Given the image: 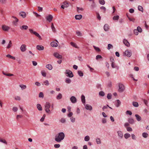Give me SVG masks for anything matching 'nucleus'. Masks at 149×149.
<instances>
[{
    "label": "nucleus",
    "mask_w": 149,
    "mask_h": 149,
    "mask_svg": "<svg viewBox=\"0 0 149 149\" xmlns=\"http://www.w3.org/2000/svg\"><path fill=\"white\" fill-rule=\"evenodd\" d=\"M64 133L63 132H60L56 135L55 140L56 142H60L64 139Z\"/></svg>",
    "instance_id": "f257e3e1"
},
{
    "label": "nucleus",
    "mask_w": 149,
    "mask_h": 149,
    "mask_svg": "<svg viewBox=\"0 0 149 149\" xmlns=\"http://www.w3.org/2000/svg\"><path fill=\"white\" fill-rule=\"evenodd\" d=\"M29 31L31 33H33L40 40H42V38L40 35L36 31H34L32 29H29Z\"/></svg>",
    "instance_id": "f03ea898"
},
{
    "label": "nucleus",
    "mask_w": 149,
    "mask_h": 149,
    "mask_svg": "<svg viewBox=\"0 0 149 149\" xmlns=\"http://www.w3.org/2000/svg\"><path fill=\"white\" fill-rule=\"evenodd\" d=\"M119 89L118 91L120 92H122L124 90L125 88L124 86L121 83H119L118 84Z\"/></svg>",
    "instance_id": "7ed1b4c3"
},
{
    "label": "nucleus",
    "mask_w": 149,
    "mask_h": 149,
    "mask_svg": "<svg viewBox=\"0 0 149 149\" xmlns=\"http://www.w3.org/2000/svg\"><path fill=\"white\" fill-rule=\"evenodd\" d=\"M65 74H67V76L70 77H73V74L72 72L70 70H66L65 72Z\"/></svg>",
    "instance_id": "20e7f679"
},
{
    "label": "nucleus",
    "mask_w": 149,
    "mask_h": 149,
    "mask_svg": "<svg viewBox=\"0 0 149 149\" xmlns=\"http://www.w3.org/2000/svg\"><path fill=\"white\" fill-rule=\"evenodd\" d=\"M1 29L5 31H8L10 29L9 27L5 25H2Z\"/></svg>",
    "instance_id": "39448f33"
},
{
    "label": "nucleus",
    "mask_w": 149,
    "mask_h": 149,
    "mask_svg": "<svg viewBox=\"0 0 149 149\" xmlns=\"http://www.w3.org/2000/svg\"><path fill=\"white\" fill-rule=\"evenodd\" d=\"M124 54L128 57H130L132 55V52L130 50H126L124 52Z\"/></svg>",
    "instance_id": "423d86ee"
},
{
    "label": "nucleus",
    "mask_w": 149,
    "mask_h": 149,
    "mask_svg": "<svg viewBox=\"0 0 149 149\" xmlns=\"http://www.w3.org/2000/svg\"><path fill=\"white\" fill-rule=\"evenodd\" d=\"M12 17L13 18L15 19L13 22V24L15 26H17V22H18L19 21L18 19L16 17L14 16H13Z\"/></svg>",
    "instance_id": "0eeeda50"
},
{
    "label": "nucleus",
    "mask_w": 149,
    "mask_h": 149,
    "mask_svg": "<svg viewBox=\"0 0 149 149\" xmlns=\"http://www.w3.org/2000/svg\"><path fill=\"white\" fill-rule=\"evenodd\" d=\"M20 49L22 52H24L26 50V45L25 44L22 45L20 47Z\"/></svg>",
    "instance_id": "6e6552de"
},
{
    "label": "nucleus",
    "mask_w": 149,
    "mask_h": 149,
    "mask_svg": "<svg viewBox=\"0 0 149 149\" xmlns=\"http://www.w3.org/2000/svg\"><path fill=\"white\" fill-rule=\"evenodd\" d=\"M54 56L57 58L61 59L62 58V56L60 55L58 53L55 52L53 54Z\"/></svg>",
    "instance_id": "1a4fd4ad"
},
{
    "label": "nucleus",
    "mask_w": 149,
    "mask_h": 149,
    "mask_svg": "<svg viewBox=\"0 0 149 149\" xmlns=\"http://www.w3.org/2000/svg\"><path fill=\"white\" fill-rule=\"evenodd\" d=\"M56 41V42L53 41L51 43V45L52 47H56L58 46L57 43L58 42L57 40Z\"/></svg>",
    "instance_id": "9d476101"
},
{
    "label": "nucleus",
    "mask_w": 149,
    "mask_h": 149,
    "mask_svg": "<svg viewBox=\"0 0 149 149\" xmlns=\"http://www.w3.org/2000/svg\"><path fill=\"white\" fill-rule=\"evenodd\" d=\"M119 138L122 139L123 136V134L122 132L120 131H118L117 132Z\"/></svg>",
    "instance_id": "9b49d317"
},
{
    "label": "nucleus",
    "mask_w": 149,
    "mask_h": 149,
    "mask_svg": "<svg viewBox=\"0 0 149 149\" xmlns=\"http://www.w3.org/2000/svg\"><path fill=\"white\" fill-rule=\"evenodd\" d=\"M70 100L71 102L73 103H75L77 102V99L74 96H72L70 98Z\"/></svg>",
    "instance_id": "f8f14e48"
},
{
    "label": "nucleus",
    "mask_w": 149,
    "mask_h": 149,
    "mask_svg": "<svg viewBox=\"0 0 149 149\" xmlns=\"http://www.w3.org/2000/svg\"><path fill=\"white\" fill-rule=\"evenodd\" d=\"M69 6L68 3L65 1L63 2V4L61 6V8L63 9H64L65 7H68Z\"/></svg>",
    "instance_id": "ddd939ff"
},
{
    "label": "nucleus",
    "mask_w": 149,
    "mask_h": 149,
    "mask_svg": "<svg viewBox=\"0 0 149 149\" xmlns=\"http://www.w3.org/2000/svg\"><path fill=\"white\" fill-rule=\"evenodd\" d=\"M85 108L87 109L90 111H91L92 109V107L90 105L86 104L85 105Z\"/></svg>",
    "instance_id": "4468645a"
},
{
    "label": "nucleus",
    "mask_w": 149,
    "mask_h": 149,
    "mask_svg": "<svg viewBox=\"0 0 149 149\" xmlns=\"http://www.w3.org/2000/svg\"><path fill=\"white\" fill-rule=\"evenodd\" d=\"M36 48L39 50H42L44 49V47L41 45H38L36 46Z\"/></svg>",
    "instance_id": "2eb2a0df"
},
{
    "label": "nucleus",
    "mask_w": 149,
    "mask_h": 149,
    "mask_svg": "<svg viewBox=\"0 0 149 149\" xmlns=\"http://www.w3.org/2000/svg\"><path fill=\"white\" fill-rule=\"evenodd\" d=\"M19 15L24 18L26 17V13L25 12H20L19 13Z\"/></svg>",
    "instance_id": "dca6fc26"
},
{
    "label": "nucleus",
    "mask_w": 149,
    "mask_h": 149,
    "mask_svg": "<svg viewBox=\"0 0 149 149\" xmlns=\"http://www.w3.org/2000/svg\"><path fill=\"white\" fill-rule=\"evenodd\" d=\"M46 19L49 22H50L52 20L53 16L52 15H50L47 17Z\"/></svg>",
    "instance_id": "f3484780"
},
{
    "label": "nucleus",
    "mask_w": 149,
    "mask_h": 149,
    "mask_svg": "<svg viewBox=\"0 0 149 149\" xmlns=\"http://www.w3.org/2000/svg\"><path fill=\"white\" fill-rule=\"evenodd\" d=\"M82 17V16L81 15H76L75 16V19L77 20H80Z\"/></svg>",
    "instance_id": "a211bd4d"
},
{
    "label": "nucleus",
    "mask_w": 149,
    "mask_h": 149,
    "mask_svg": "<svg viewBox=\"0 0 149 149\" xmlns=\"http://www.w3.org/2000/svg\"><path fill=\"white\" fill-rule=\"evenodd\" d=\"M28 26L26 25H23L20 27V28L22 30H27L28 29Z\"/></svg>",
    "instance_id": "6ab92c4d"
},
{
    "label": "nucleus",
    "mask_w": 149,
    "mask_h": 149,
    "mask_svg": "<svg viewBox=\"0 0 149 149\" xmlns=\"http://www.w3.org/2000/svg\"><path fill=\"white\" fill-rule=\"evenodd\" d=\"M123 42L125 45L127 46L128 47L130 46V43L128 41L125 39H124L123 40Z\"/></svg>",
    "instance_id": "aec40b11"
},
{
    "label": "nucleus",
    "mask_w": 149,
    "mask_h": 149,
    "mask_svg": "<svg viewBox=\"0 0 149 149\" xmlns=\"http://www.w3.org/2000/svg\"><path fill=\"white\" fill-rule=\"evenodd\" d=\"M46 68L48 69L49 70H51L52 69V66L51 64H47L46 66Z\"/></svg>",
    "instance_id": "412c9836"
},
{
    "label": "nucleus",
    "mask_w": 149,
    "mask_h": 149,
    "mask_svg": "<svg viewBox=\"0 0 149 149\" xmlns=\"http://www.w3.org/2000/svg\"><path fill=\"white\" fill-rule=\"evenodd\" d=\"M51 107L50 103L49 102H47L46 103L45 105V108H50Z\"/></svg>",
    "instance_id": "4be33fe9"
},
{
    "label": "nucleus",
    "mask_w": 149,
    "mask_h": 149,
    "mask_svg": "<svg viewBox=\"0 0 149 149\" xmlns=\"http://www.w3.org/2000/svg\"><path fill=\"white\" fill-rule=\"evenodd\" d=\"M81 100L82 102L84 104L85 103V96L82 95H81Z\"/></svg>",
    "instance_id": "5701e85b"
},
{
    "label": "nucleus",
    "mask_w": 149,
    "mask_h": 149,
    "mask_svg": "<svg viewBox=\"0 0 149 149\" xmlns=\"http://www.w3.org/2000/svg\"><path fill=\"white\" fill-rule=\"evenodd\" d=\"M135 116L137 120L138 121H140L141 120V118L140 116L137 114L135 115Z\"/></svg>",
    "instance_id": "b1692460"
},
{
    "label": "nucleus",
    "mask_w": 149,
    "mask_h": 149,
    "mask_svg": "<svg viewBox=\"0 0 149 149\" xmlns=\"http://www.w3.org/2000/svg\"><path fill=\"white\" fill-rule=\"evenodd\" d=\"M76 34L78 36L81 37L82 36V33L79 31H76Z\"/></svg>",
    "instance_id": "393cba45"
},
{
    "label": "nucleus",
    "mask_w": 149,
    "mask_h": 149,
    "mask_svg": "<svg viewBox=\"0 0 149 149\" xmlns=\"http://www.w3.org/2000/svg\"><path fill=\"white\" fill-rule=\"evenodd\" d=\"M51 28L52 31L53 32H56V29L54 26V24L53 23H51Z\"/></svg>",
    "instance_id": "a878e982"
},
{
    "label": "nucleus",
    "mask_w": 149,
    "mask_h": 149,
    "mask_svg": "<svg viewBox=\"0 0 149 149\" xmlns=\"http://www.w3.org/2000/svg\"><path fill=\"white\" fill-rule=\"evenodd\" d=\"M104 30L105 31H108L109 29L108 25L107 24H105L104 26Z\"/></svg>",
    "instance_id": "bb28decb"
},
{
    "label": "nucleus",
    "mask_w": 149,
    "mask_h": 149,
    "mask_svg": "<svg viewBox=\"0 0 149 149\" xmlns=\"http://www.w3.org/2000/svg\"><path fill=\"white\" fill-rule=\"evenodd\" d=\"M128 121L129 123L130 124H132L134 123V120L132 118H130L128 119Z\"/></svg>",
    "instance_id": "cd10ccee"
},
{
    "label": "nucleus",
    "mask_w": 149,
    "mask_h": 149,
    "mask_svg": "<svg viewBox=\"0 0 149 149\" xmlns=\"http://www.w3.org/2000/svg\"><path fill=\"white\" fill-rule=\"evenodd\" d=\"M19 86L21 88L22 90H24L26 88V86L23 84L20 85Z\"/></svg>",
    "instance_id": "c85d7f7f"
},
{
    "label": "nucleus",
    "mask_w": 149,
    "mask_h": 149,
    "mask_svg": "<svg viewBox=\"0 0 149 149\" xmlns=\"http://www.w3.org/2000/svg\"><path fill=\"white\" fill-rule=\"evenodd\" d=\"M62 96L61 94L60 93L57 96L56 98L57 100L61 99L62 98Z\"/></svg>",
    "instance_id": "c756f323"
},
{
    "label": "nucleus",
    "mask_w": 149,
    "mask_h": 149,
    "mask_svg": "<svg viewBox=\"0 0 149 149\" xmlns=\"http://www.w3.org/2000/svg\"><path fill=\"white\" fill-rule=\"evenodd\" d=\"M37 107L39 111H42V110L41 106L40 104H37Z\"/></svg>",
    "instance_id": "7c9ffc66"
},
{
    "label": "nucleus",
    "mask_w": 149,
    "mask_h": 149,
    "mask_svg": "<svg viewBox=\"0 0 149 149\" xmlns=\"http://www.w3.org/2000/svg\"><path fill=\"white\" fill-rule=\"evenodd\" d=\"M70 45L73 47L77 48H79V47L77 46L76 45V44L74 43V42H70Z\"/></svg>",
    "instance_id": "2f4dec72"
},
{
    "label": "nucleus",
    "mask_w": 149,
    "mask_h": 149,
    "mask_svg": "<svg viewBox=\"0 0 149 149\" xmlns=\"http://www.w3.org/2000/svg\"><path fill=\"white\" fill-rule=\"evenodd\" d=\"M65 82L66 83L70 84L71 83V81L70 79L67 78L65 79Z\"/></svg>",
    "instance_id": "473e14b6"
},
{
    "label": "nucleus",
    "mask_w": 149,
    "mask_h": 149,
    "mask_svg": "<svg viewBox=\"0 0 149 149\" xmlns=\"http://www.w3.org/2000/svg\"><path fill=\"white\" fill-rule=\"evenodd\" d=\"M130 135L128 133H126L124 135V136L126 139H127L130 137Z\"/></svg>",
    "instance_id": "72a5a7b5"
},
{
    "label": "nucleus",
    "mask_w": 149,
    "mask_h": 149,
    "mask_svg": "<svg viewBox=\"0 0 149 149\" xmlns=\"http://www.w3.org/2000/svg\"><path fill=\"white\" fill-rule=\"evenodd\" d=\"M90 138L89 136H86L84 137V140L86 141H88L90 140Z\"/></svg>",
    "instance_id": "f704fd0d"
},
{
    "label": "nucleus",
    "mask_w": 149,
    "mask_h": 149,
    "mask_svg": "<svg viewBox=\"0 0 149 149\" xmlns=\"http://www.w3.org/2000/svg\"><path fill=\"white\" fill-rule=\"evenodd\" d=\"M116 102H117V104L116 105V106L117 107H118L120 105V104H121V102H120V101L119 100H116Z\"/></svg>",
    "instance_id": "c9c22d12"
},
{
    "label": "nucleus",
    "mask_w": 149,
    "mask_h": 149,
    "mask_svg": "<svg viewBox=\"0 0 149 149\" xmlns=\"http://www.w3.org/2000/svg\"><path fill=\"white\" fill-rule=\"evenodd\" d=\"M96 142L97 144H99L101 143V141L100 139L98 138L96 139Z\"/></svg>",
    "instance_id": "e433bc0d"
},
{
    "label": "nucleus",
    "mask_w": 149,
    "mask_h": 149,
    "mask_svg": "<svg viewBox=\"0 0 149 149\" xmlns=\"http://www.w3.org/2000/svg\"><path fill=\"white\" fill-rule=\"evenodd\" d=\"M15 99L16 100L20 101L21 100V97L20 96H17L15 97Z\"/></svg>",
    "instance_id": "4c0bfd02"
},
{
    "label": "nucleus",
    "mask_w": 149,
    "mask_h": 149,
    "mask_svg": "<svg viewBox=\"0 0 149 149\" xmlns=\"http://www.w3.org/2000/svg\"><path fill=\"white\" fill-rule=\"evenodd\" d=\"M132 104L135 107H138L139 106L138 103L136 102H133Z\"/></svg>",
    "instance_id": "58836bf2"
},
{
    "label": "nucleus",
    "mask_w": 149,
    "mask_h": 149,
    "mask_svg": "<svg viewBox=\"0 0 149 149\" xmlns=\"http://www.w3.org/2000/svg\"><path fill=\"white\" fill-rule=\"evenodd\" d=\"M148 136V134L147 133L143 132L142 134V136L144 138H147Z\"/></svg>",
    "instance_id": "ea45409f"
},
{
    "label": "nucleus",
    "mask_w": 149,
    "mask_h": 149,
    "mask_svg": "<svg viewBox=\"0 0 149 149\" xmlns=\"http://www.w3.org/2000/svg\"><path fill=\"white\" fill-rule=\"evenodd\" d=\"M77 11L79 13L80 11H83L84 10V9L82 8H80L79 7H77Z\"/></svg>",
    "instance_id": "a19ab883"
},
{
    "label": "nucleus",
    "mask_w": 149,
    "mask_h": 149,
    "mask_svg": "<svg viewBox=\"0 0 149 149\" xmlns=\"http://www.w3.org/2000/svg\"><path fill=\"white\" fill-rule=\"evenodd\" d=\"M138 9L139 11H141L142 12L143 11V8L142 6H138Z\"/></svg>",
    "instance_id": "79ce46f5"
},
{
    "label": "nucleus",
    "mask_w": 149,
    "mask_h": 149,
    "mask_svg": "<svg viewBox=\"0 0 149 149\" xmlns=\"http://www.w3.org/2000/svg\"><path fill=\"white\" fill-rule=\"evenodd\" d=\"M44 97V94L42 92H40L39 94V97L40 98H43Z\"/></svg>",
    "instance_id": "37998d69"
},
{
    "label": "nucleus",
    "mask_w": 149,
    "mask_h": 149,
    "mask_svg": "<svg viewBox=\"0 0 149 149\" xmlns=\"http://www.w3.org/2000/svg\"><path fill=\"white\" fill-rule=\"evenodd\" d=\"M99 94L100 96H104L105 95V93L104 92L101 91L99 92Z\"/></svg>",
    "instance_id": "c03bdc74"
},
{
    "label": "nucleus",
    "mask_w": 149,
    "mask_h": 149,
    "mask_svg": "<svg viewBox=\"0 0 149 149\" xmlns=\"http://www.w3.org/2000/svg\"><path fill=\"white\" fill-rule=\"evenodd\" d=\"M12 45V43L11 41H10L9 42L8 45L7 47V48L9 49L11 47Z\"/></svg>",
    "instance_id": "a18cd8bd"
},
{
    "label": "nucleus",
    "mask_w": 149,
    "mask_h": 149,
    "mask_svg": "<svg viewBox=\"0 0 149 149\" xmlns=\"http://www.w3.org/2000/svg\"><path fill=\"white\" fill-rule=\"evenodd\" d=\"M2 73H3V74L4 75L7 76H13V74H10V73H9V74L6 73L4 72H3Z\"/></svg>",
    "instance_id": "49530a36"
},
{
    "label": "nucleus",
    "mask_w": 149,
    "mask_h": 149,
    "mask_svg": "<svg viewBox=\"0 0 149 149\" xmlns=\"http://www.w3.org/2000/svg\"><path fill=\"white\" fill-rule=\"evenodd\" d=\"M43 83L45 85L47 86H48L49 84V81L47 80L44 81Z\"/></svg>",
    "instance_id": "de8ad7c7"
},
{
    "label": "nucleus",
    "mask_w": 149,
    "mask_h": 149,
    "mask_svg": "<svg viewBox=\"0 0 149 149\" xmlns=\"http://www.w3.org/2000/svg\"><path fill=\"white\" fill-rule=\"evenodd\" d=\"M78 73L79 75L81 77H82L83 76V73L81 71H78Z\"/></svg>",
    "instance_id": "09e8293b"
},
{
    "label": "nucleus",
    "mask_w": 149,
    "mask_h": 149,
    "mask_svg": "<svg viewBox=\"0 0 149 149\" xmlns=\"http://www.w3.org/2000/svg\"><path fill=\"white\" fill-rule=\"evenodd\" d=\"M42 75L44 77H45L46 75V73L44 70H42L41 72Z\"/></svg>",
    "instance_id": "8fccbe9b"
},
{
    "label": "nucleus",
    "mask_w": 149,
    "mask_h": 149,
    "mask_svg": "<svg viewBox=\"0 0 149 149\" xmlns=\"http://www.w3.org/2000/svg\"><path fill=\"white\" fill-rule=\"evenodd\" d=\"M119 18V16L117 15L116 16H114L113 18V20H118Z\"/></svg>",
    "instance_id": "3c124183"
},
{
    "label": "nucleus",
    "mask_w": 149,
    "mask_h": 149,
    "mask_svg": "<svg viewBox=\"0 0 149 149\" xmlns=\"http://www.w3.org/2000/svg\"><path fill=\"white\" fill-rule=\"evenodd\" d=\"M93 47L98 52H99L100 51V49H99V48L98 47H95V46H93Z\"/></svg>",
    "instance_id": "603ef678"
},
{
    "label": "nucleus",
    "mask_w": 149,
    "mask_h": 149,
    "mask_svg": "<svg viewBox=\"0 0 149 149\" xmlns=\"http://www.w3.org/2000/svg\"><path fill=\"white\" fill-rule=\"evenodd\" d=\"M70 119L71 120V121L72 123H74L75 122V119L73 117H70Z\"/></svg>",
    "instance_id": "864d4df0"
},
{
    "label": "nucleus",
    "mask_w": 149,
    "mask_h": 149,
    "mask_svg": "<svg viewBox=\"0 0 149 149\" xmlns=\"http://www.w3.org/2000/svg\"><path fill=\"white\" fill-rule=\"evenodd\" d=\"M99 2L101 4L103 5L105 4V1L104 0H99Z\"/></svg>",
    "instance_id": "5fc2aeb1"
},
{
    "label": "nucleus",
    "mask_w": 149,
    "mask_h": 149,
    "mask_svg": "<svg viewBox=\"0 0 149 149\" xmlns=\"http://www.w3.org/2000/svg\"><path fill=\"white\" fill-rule=\"evenodd\" d=\"M60 121L61 123H65L66 120L65 118H62L60 120Z\"/></svg>",
    "instance_id": "6e6d98bb"
},
{
    "label": "nucleus",
    "mask_w": 149,
    "mask_h": 149,
    "mask_svg": "<svg viewBox=\"0 0 149 149\" xmlns=\"http://www.w3.org/2000/svg\"><path fill=\"white\" fill-rule=\"evenodd\" d=\"M139 32H141L142 31V29L139 26H138L137 27V29Z\"/></svg>",
    "instance_id": "4d7b16f0"
},
{
    "label": "nucleus",
    "mask_w": 149,
    "mask_h": 149,
    "mask_svg": "<svg viewBox=\"0 0 149 149\" xmlns=\"http://www.w3.org/2000/svg\"><path fill=\"white\" fill-rule=\"evenodd\" d=\"M131 137L132 139L134 140H136V137L134 134H131Z\"/></svg>",
    "instance_id": "13d9d810"
},
{
    "label": "nucleus",
    "mask_w": 149,
    "mask_h": 149,
    "mask_svg": "<svg viewBox=\"0 0 149 149\" xmlns=\"http://www.w3.org/2000/svg\"><path fill=\"white\" fill-rule=\"evenodd\" d=\"M0 142L3 143H4L6 144H7V142L6 141V140L4 139L3 140L2 139H0Z\"/></svg>",
    "instance_id": "bf43d9fd"
},
{
    "label": "nucleus",
    "mask_w": 149,
    "mask_h": 149,
    "mask_svg": "<svg viewBox=\"0 0 149 149\" xmlns=\"http://www.w3.org/2000/svg\"><path fill=\"white\" fill-rule=\"evenodd\" d=\"M128 18L130 21H132L134 22L135 19L134 18H131L130 17H128Z\"/></svg>",
    "instance_id": "052dcab7"
},
{
    "label": "nucleus",
    "mask_w": 149,
    "mask_h": 149,
    "mask_svg": "<svg viewBox=\"0 0 149 149\" xmlns=\"http://www.w3.org/2000/svg\"><path fill=\"white\" fill-rule=\"evenodd\" d=\"M107 98L109 99H111V93H108L107 95Z\"/></svg>",
    "instance_id": "680f3d73"
},
{
    "label": "nucleus",
    "mask_w": 149,
    "mask_h": 149,
    "mask_svg": "<svg viewBox=\"0 0 149 149\" xmlns=\"http://www.w3.org/2000/svg\"><path fill=\"white\" fill-rule=\"evenodd\" d=\"M127 130L129 132H131L132 131V128L130 127H127L126 128Z\"/></svg>",
    "instance_id": "e2e57ef3"
},
{
    "label": "nucleus",
    "mask_w": 149,
    "mask_h": 149,
    "mask_svg": "<svg viewBox=\"0 0 149 149\" xmlns=\"http://www.w3.org/2000/svg\"><path fill=\"white\" fill-rule=\"evenodd\" d=\"M102 122L104 124L106 123L107 122V120L105 118H103L102 119Z\"/></svg>",
    "instance_id": "0e129e2a"
},
{
    "label": "nucleus",
    "mask_w": 149,
    "mask_h": 149,
    "mask_svg": "<svg viewBox=\"0 0 149 149\" xmlns=\"http://www.w3.org/2000/svg\"><path fill=\"white\" fill-rule=\"evenodd\" d=\"M22 115H17L16 118L17 120H18L19 118H21L22 117Z\"/></svg>",
    "instance_id": "69168bd1"
},
{
    "label": "nucleus",
    "mask_w": 149,
    "mask_h": 149,
    "mask_svg": "<svg viewBox=\"0 0 149 149\" xmlns=\"http://www.w3.org/2000/svg\"><path fill=\"white\" fill-rule=\"evenodd\" d=\"M138 31L137 29H134V33L136 35H138Z\"/></svg>",
    "instance_id": "338daca9"
},
{
    "label": "nucleus",
    "mask_w": 149,
    "mask_h": 149,
    "mask_svg": "<svg viewBox=\"0 0 149 149\" xmlns=\"http://www.w3.org/2000/svg\"><path fill=\"white\" fill-rule=\"evenodd\" d=\"M17 108L16 107H14L13 108V111L15 112L17 111Z\"/></svg>",
    "instance_id": "774afa93"
}]
</instances>
